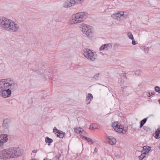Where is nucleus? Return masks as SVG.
Here are the masks:
<instances>
[{
    "label": "nucleus",
    "mask_w": 160,
    "mask_h": 160,
    "mask_svg": "<svg viewBox=\"0 0 160 160\" xmlns=\"http://www.w3.org/2000/svg\"><path fill=\"white\" fill-rule=\"evenodd\" d=\"M112 47V45L111 44H104L102 45L100 48L99 50L100 51H102L104 50L106 48H107L108 47Z\"/></svg>",
    "instance_id": "nucleus-16"
},
{
    "label": "nucleus",
    "mask_w": 160,
    "mask_h": 160,
    "mask_svg": "<svg viewBox=\"0 0 160 160\" xmlns=\"http://www.w3.org/2000/svg\"><path fill=\"white\" fill-rule=\"evenodd\" d=\"M71 0H67L64 4V7L65 8H68L73 6L74 4L73 3L71 2Z\"/></svg>",
    "instance_id": "nucleus-14"
},
{
    "label": "nucleus",
    "mask_w": 160,
    "mask_h": 160,
    "mask_svg": "<svg viewBox=\"0 0 160 160\" xmlns=\"http://www.w3.org/2000/svg\"><path fill=\"white\" fill-rule=\"evenodd\" d=\"M10 122V120L9 119L6 118L4 119L3 122V127L5 129H8L9 126V124Z\"/></svg>",
    "instance_id": "nucleus-12"
},
{
    "label": "nucleus",
    "mask_w": 160,
    "mask_h": 160,
    "mask_svg": "<svg viewBox=\"0 0 160 160\" xmlns=\"http://www.w3.org/2000/svg\"><path fill=\"white\" fill-rule=\"evenodd\" d=\"M0 91V96L2 97L6 98L9 97L11 94V89L8 88L7 89H1Z\"/></svg>",
    "instance_id": "nucleus-9"
},
{
    "label": "nucleus",
    "mask_w": 160,
    "mask_h": 160,
    "mask_svg": "<svg viewBox=\"0 0 160 160\" xmlns=\"http://www.w3.org/2000/svg\"><path fill=\"white\" fill-rule=\"evenodd\" d=\"M148 118V117L145 118L140 121V128H141L143 126V125L146 123Z\"/></svg>",
    "instance_id": "nucleus-21"
},
{
    "label": "nucleus",
    "mask_w": 160,
    "mask_h": 160,
    "mask_svg": "<svg viewBox=\"0 0 160 160\" xmlns=\"http://www.w3.org/2000/svg\"><path fill=\"white\" fill-rule=\"evenodd\" d=\"M85 12H80L73 15L70 23L71 24H77L83 22L85 20L88 15Z\"/></svg>",
    "instance_id": "nucleus-2"
},
{
    "label": "nucleus",
    "mask_w": 160,
    "mask_h": 160,
    "mask_svg": "<svg viewBox=\"0 0 160 160\" xmlns=\"http://www.w3.org/2000/svg\"><path fill=\"white\" fill-rule=\"evenodd\" d=\"M124 77H125V78H126V76H125L124 75Z\"/></svg>",
    "instance_id": "nucleus-45"
},
{
    "label": "nucleus",
    "mask_w": 160,
    "mask_h": 160,
    "mask_svg": "<svg viewBox=\"0 0 160 160\" xmlns=\"http://www.w3.org/2000/svg\"><path fill=\"white\" fill-rule=\"evenodd\" d=\"M83 33L85 34L88 37L91 38L92 35V29L89 25L85 24L82 28Z\"/></svg>",
    "instance_id": "nucleus-7"
},
{
    "label": "nucleus",
    "mask_w": 160,
    "mask_h": 160,
    "mask_svg": "<svg viewBox=\"0 0 160 160\" xmlns=\"http://www.w3.org/2000/svg\"><path fill=\"white\" fill-rule=\"evenodd\" d=\"M90 128H91L92 129H94L95 128H93V127H91V126H90Z\"/></svg>",
    "instance_id": "nucleus-40"
},
{
    "label": "nucleus",
    "mask_w": 160,
    "mask_h": 160,
    "mask_svg": "<svg viewBox=\"0 0 160 160\" xmlns=\"http://www.w3.org/2000/svg\"><path fill=\"white\" fill-rule=\"evenodd\" d=\"M45 141L46 142L48 143V145H50V143L53 142V140L48 137H46Z\"/></svg>",
    "instance_id": "nucleus-20"
},
{
    "label": "nucleus",
    "mask_w": 160,
    "mask_h": 160,
    "mask_svg": "<svg viewBox=\"0 0 160 160\" xmlns=\"http://www.w3.org/2000/svg\"><path fill=\"white\" fill-rule=\"evenodd\" d=\"M63 132L61 131H59V132L57 134V136L58 137H59L60 138H62L64 136V133Z\"/></svg>",
    "instance_id": "nucleus-22"
},
{
    "label": "nucleus",
    "mask_w": 160,
    "mask_h": 160,
    "mask_svg": "<svg viewBox=\"0 0 160 160\" xmlns=\"http://www.w3.org/2000/svg\"><path fill=\"white\" fill-rule=\"evenodd\" d=\"M141 73V71L140 70H137L135 72V74L137 75H139Z\"/></svg>",
    "instance_id": "nucleus-31"
},
{
    "label": "nucleus",
    "mask_w": 160,
    "mask_h": 160,
    "mask_svg": "<svg viewBox=\"0 0 160 160\" xmlns=\"http://www.w3.org/2000/svg\"><path fill=\"white\" fill-rule=\"evenodd\" d=\"M74 131L77 133L84 134L85 133V131H84L82 128H75L74 129Z\"/></svg>",
    "instance_id": "nucleus-17"
},
{
    "label": "nucleus",
    "mask_w": 160,
    "mask_h": 160,
    "mask_svg": "<svg viewBox=\"0 0 160 160\" xmlns=\"http://www.w3.org/2000/svg\"><path fill=\"white\" fill-rule=\"evenodd\" d=\"M143 150H149V151L151 150V147L147 146H144L143 147Z\"/></svg>",
    "instance_id": "nucleus-30"
},
{
    "label": "nucleus",
    "mask_w": 160,
    "mask_h": 160,
    "mask_svg": "<svg viewBox=\"0 0 160 160\" xmlns=\"http://www.w3.org/2000/svg\"><path fill=\"white\" fill-rule=\"evenodd\" d=\"M146 156L145 155L144 153H142L140 156L139 157V159L140 160H142Z\"/></svg>",
    "instance_id": "nucleus-28"
},
{
    "label": "nucleus",
    "mask_w": 160,
    "mask_h": 160,
    "mask_svg": "<svg viewBox=\"0 0 160 160\" xmlns=\"http://www.w3.org/2000/svg\"><path fill=\"white\" fill-rule=\"evenodd\" d=\"M7 149H4L0 152V158L3 159H7L10 158L9 154L8 153Z\"/></svg>",
    "instance_id": "nucleus-10"
},
{
    "label": "nucleus",
    "mask_w": 160,
    "mask_h": 160,
    "mask_svg": "<svg viewBox=\"0 0 160 160\" xmlns=\"http://www.w3.org/2000/svg\"><path fill=\"white\" fill-rule=\"evenodd\" d=\"M37 151V150H33L32 151V152H33V153H35Z\"/></svg>",
    "instance_id": "nucleus-38"
},
{
    "label": "nucleus",
    "mask_w": 160,
    "mask_h": 160,
    "mask_svg": "<svg viewBox=\"0 0 160 160\" xmlns=\"http://www.w3.org/2000/svg\"><path fill=\"white\" fill-rule=\"evenodd\" d=\"M160 127H159L156 130L158 132H160V125L159 126Z\"/></svg>",
    "instance_id": "nucleus-35"
},
{
    "label": "nucleus",
    "mask_w": 160,
    "mask_h": 160,
    "mask_svg": "<svg viewBox=\"0 0 160 160\" xmlns=\"http://www.w3.org/2000/svg\"><path fill=\"white\" fill-rule=\"evenodd\" d=\"M10 19L6 18L4 17H0V28L4 30L8 26V24L9 23Z\"/></svg>",
    "instance_id": "nucleus-8"
},
{
    "label": "nucleus",
    "mask_w": 160,
    "mask_h": 160,
    "mask_svg": "<svg viewBox=\"0 0 160 160\" xmlns=\"http://www.w3.org/2000/svg\"><path fill=\"white\" fill-rule=\"evenodd\" d=\"M132 40V44L133 45H136V41L134 40H133V39Z\"/></svg>",
    "instance_id": "nucleus-34"
},
{
    "label": "nucleus",
    "mask_w": 160,
    "mask_h": 160,
    "mask_svg": "<svg viewBox=\"0 0 160 160\" xmlns=\"http://www.w3.org/2000/svg\"><path fill=\"white\" fill-rule=\"evenodd\" d=\"M154 137L156 139H158L160 138V132H158L156 130L155 132V135Z\"/></svg>",
    "instance_id": "nucleus-23"
},
{
    "label": "nucleus",
    "mask_w": 160,
    "mask_h": 160,
    "mask_svg": "<svg viewBox=\"0 0 160 160\" xmlns=\"http://www.w3.org/2000/svg\"><path fill=\"white\" fill-rule=\"evenodd\" d=\"M108 139L110 140L109 143L111 145L115 144L116 143V139L112 136L109 137Z\"/></svg>",
    "instance_id": "nucleus-18"
},
{
    "label": "nucleus",
    "mask_w": 160,
    "mask_h": 160,
    "mask_svg": "<svg viewBox=\"0 0 160 160\" xmlns=\"http://www.w3.org/2000/svg\"><path fill=\"white\" fill-rule=\"evenodd\" d=\"M7 149L10 158H17L22 154L21 150L19 148H10Z\"/></svg>",
    "instance_id": "nucleus-3"
},
{
    "label": "nucleus",
    "mask_w": 160,
    "mask_h": 160,
    "mask_svg": "<svg viewBox=\"0 0 160 160\" xmlns=\"http://www.w3.org/2000/svg\"><path fill=\"white\" fill-rule=\"evenodd\" d=\"M100 74V73H98L97 74H96L92 77L93 79H94L95 80H97L98 79L99 77V75Z\"/></svg>",
    "instance_id": "nucleus-24"
},
{
    "label": "nucleus",
    "mask_w": 160,
    "mask_h": 160,
    "mask_svg": "<svg viewBox=\"0 0 160 160\" xmlns=\"http://www.w3.org/2000/svg\"><path fill=\"white\" fill-rule=\"evenodd\" d=\"M8 136L7 134H1L0 135V141L2 143V146L4 143L6 142L8 140Z\"/></svg>",
    "instance_id": "nucleus-13"
},
{
    "label": "nucleus",
    "mask_w": 160,
    "mask_h": 160,
    "mask_svg": "<svg viewBox=\"0 0 160 160\" xmlns=\"http://www.w3.org/2000/svg\"><path fill=\"white\" fill-rule=\"evenodd\" d=\"M92 98V95L91 93H88L86 97V101H87V104H89Z\"/></svg>",
    "instance_id": "nucleus-15"
},
{
    "label": "nucleus",
    "mask_w": 160,
    "mask_h": 160,
    "mask_svg": "<svg viewBox=\"0 0 160 160\" xmlns=\"http://www.w3.org/2000/svg\"><path fill=\"white\" fill-rule=\"evenodd\" d=\"M112 126L114 130L119 133H125L127 130V128L123 125H119L118 122H115L112 124Z\"/></svg>",
    "instance_id": "nucleus-5"
},
{
    "label": "nucleus",
    "mask_w": 160,
    "mask_h": 160,
    "mask_svg": "<svg viewBox=\"0 0 160 160\" xmlns=\"http://www.w3.org/2000/svg\"><path fill=\"white\" fill-rule=\"evenodd\" d=\"M118 44H115L114 46V47H118Z\"/></svg>",
    "instance_id": "nucleus-37"
},
{
    "label": "nucleus",
    "mask_w": 160,
    "mask_h": 160,
    "mask_svg": "<svg viewBox=\"0 0 160 160\" xmlns=\"http://www.w3.org/2000/svg\"><path fill=\"white\" fill-rule=\"evenodd\" d=\"M127 34L130 39L131 40H133L134 39L133 36L131 32H128Z\"/></svg>",
    "instance_id": "nucleus-25"
},
{
    "label": "nucleus",
    "mask_w": 160,
    "mask_h": 160,
    "mask_svg": "<svg viewBox=\"0 0 160 160\" xmlns=\"http://www.w3.org/2000/svg\"><path fill=\"white\" fill-rule=\"evenodd\" d=\"M19 29L18 25L11 20L5 30L13 32L18 31Z\"/></svg>",
    "instance_id": "nucleus-4"
},
{
    "label": "nucleus",
    "mask_w": 160,
    "mask_h": 160,
    "mask_svg": "<svg viewBox=\"0 0 160 160\" xmlns=\"http://www.w3.org/2000/svg\"><path fill=\"white\" fill-rule=\"evenodd\" d=\"M154 92L153 91V92H151V94L152 95H154Z\"/></svg>",
    "instance_id": "nucleus-41"
},
{
    "label": "nucleus",
    "mask_w": 160,
    "mask_h": 160,
    "mask_svg": "<svg viewBox=\"0 0 160 160\" xmlns=\"http://www.w3.org/2000/svg\"><path fill=\"white\" fill-rule=\"evenodd\" d=\"M84 138L85 140H86L88 142H91V143L92 144L93 143V142L92 141V139L89 138H88V137H85V136H83L82 137V138Z\"/></svg>",
    "instance_id": "nucleus-26"
},
{
    "label": "nucleus",
    "mask_w": 160,
    "mask_h": 160,
    "mask_svg": "<svg viewBox=\"0 0 160 160\" xmlns=\"http://www.w3.org/2000/svg\"><path fill=\"white\" fill-rule=\"evenodd\" d=\"M96 149H97V148H95L94 149V151H96Z\"/></svg>",
    "instance_id": "nucleus-44"
},
{
    "label": "nucleus",
    "mask_w": 160,
    "mask_h": 160,
    "mask_svg": "<svg viewBox=\"0 0 160 160\" xmlns=\"http://www.w3.org/2000/svg\"><path fill=\"white\" fill-rule=\"evenodd\" d=\"M18 88V85L15 81L12 78H9L4 79L0 80V89H11L14 90Z\"/></svg>",
    "instance_id": "nucleus-1"
},
{
    "label": "nucleus",
    "mask_w": 160,
    "mask_h": 160,
    "mask_svg": "<svg viewBox=\"0 0 160 160\" xmlns=\"http://www.w3.org/2000/svg\"><path fill=\"white\" fill-rule=\"evenodd\" d=\"M83 55L88 59L92 61H94L96 58V54H94L91 50L88 48L84 50Z\"/></svg>",
    "instance_id": "nucleus-6"
},
{
    "label": "nucleus",
    "mask_w": 160,
    "mask_h": 160,
    "mask_svg": "<svg viewBox=\"0 0 160 160\" xmlns=\"http://www.w3.org/2000/svg\"><path fill=\"white\" fill-rule=\"evenodd\" d=\"M2 146V143L0 141V147Z\"/></svg>",
    "instance_id": "nucleus-42"
},
{
    "label": "nucleus",
    "mask_w": 160,
    "mask_h": 160,
    "mask_svg": "<svg viewBox=\"0 0 160 160\" xmlns=\"http://www.w3.org/2000/svg\"><path fill=\"white\" fill-rule=\"evenodd\" d=\"M144 151L142 152L143 153H144L145 154V155L146 156L148 154V153L149 152V150H144Z\"/></svg>",
    "instance_id": "nucleus-33"
},
{
    "label": "nucleus",
    "mask_w": 160,
    "mask_h": 160,
    "mask_svg": "<svg viewBox=\"0 0 160 160\" xmlns=\"http://www.w3.org/2000/svg\"><path fill=\"white\" fill-rule=\"evenodd\" d=\"M155 90L156 92L160 93V87L155 86Z\"/></svg>",
    "instance_id": "nucleus-29"
},
{
    "label": "nucleus",
    "mask_w": 160,
    "mask_h": 160,
    "mask_svg": "<svg viewBox=\"0 0 160 160\" xmlns=\"http://www.w3.org/2000/svg\"><path fill=\"white\" fill-rule=\"evenodd\" d=\"M121 88H122V87ZM122 88H123L122 89V92H124V88L123 87Z\"/></svg>",
    "instance_id": "nucleus-43"
},
{
    "label": "nucleus",
    "mask_w": 160,
    "mask_h": 160,
    "mask_svg": "<svg viewBox=\"0 0 160 160\" xmlns=\"http://www.w3.org/2000/svg\"><path fill=\"white\" fill-rule=\"evenodd\" d=\"M124 17V12H118L117 13L113 14L112 15V17L114 19L120 21V18H122Z\"/></svg>",
    "instance_id": "nucleus-11"
},
{
    "label": "nucleus",
    "mask_w": 160,
    "mask_h": 160,
    "mask_svg": "<svg viewBox=\"0 0 160 160\" xmlns=\"http://www.w3.org/2000/svg\"><path fill=\"white\" fill-rule=\"evenodd\" d=\"M147 95L148 97H150V96H151V94L150 92H148V94H147Z\"/></svg>",
    "instance_id": "nucleus-36"
},
{
    "label": "nucleus",
    "mask_w": 160,
    "mask_h": 160,
    "mask_svg": "<svg viewBox=\"0 0 160 160\" xmlns=\"http://www.w3.org/2000/svg\"><path fill=\"white\" fill-rule=\"evenodd\" d=\"M147 128V127H146L144 126V127H143V129H144V130H146V129Z\"/></svg>",
    "instance_id": "nucleus-39"
},
{
    "label": "nucleus",
    "mask_w": 160,
    "mask_h": 160,
    "mask_svg": "<svg viewBox=\"0 0 160 160\" xmlns=\"http://www.w3.org/2000/svg\"><path fill=\"white\" fill-rule=\"evenodd\" d=\"M60 157H61V154H58L56 155L55 157V158H56V159L57 160H59V159Z\"/></svg>",
    "instance_id": "nucleus-32"
},
{
    "label": "nucleus",
    "mask_w": 160,
    "mask_h": 160,
    "mask_svg": "<svg viewBox=\"0 0 160 160\" xmlns=\"http://www.w3.org/2000/svg\"><path fill=\"white\" fill-rule=\"evenodd\" d=\"M71 1V2L73 3L74 5L81 4L83 2L84 0H72Z\"/></svg>",
    "instance_id": "nucleus-19"
},
{
    "label": "nucleus",
    "mask_w": 160,
    "mask_h": 160,
    "mask_svg": "<svg viewBox=\"0 0 160 160\" xmlns=\"http://www.w3.org/2000/svg\"><path fill=\"white\" fill-rule=\"evenodd\" d=\"M59 131H61L59 130H58L57 129L56 127H54L53 129V132L57 135V134H58V132H59Z\"/></svg>",
    "instance_id": "nucleus-27"
}]
</instances>
